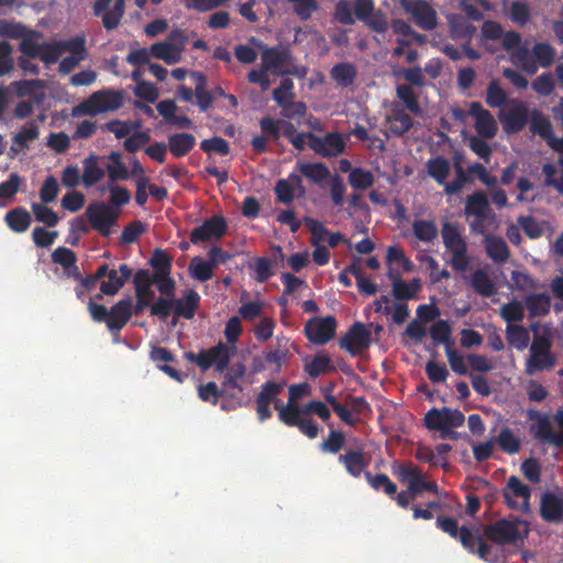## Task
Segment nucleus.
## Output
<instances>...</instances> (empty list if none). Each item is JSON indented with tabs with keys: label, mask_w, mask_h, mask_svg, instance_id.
I'll use <instances>...</instances> for the list:
<instances>
[{
	"label": "nucleus",
	"mask_w": 563,
	"mask_h": 563,
	"mask_svg": "<svg viewBox=\"0 0 563 563\" xmlns=\"http://www.w3.org/2000/svg\"><path fill=\"white\" fill-rule=\"evenodd\" d=\"M530 130L542 139H545L550 136L552 125L550 120L542 112L533 111L531 114Z\"/></svg>",
	"instance_id": "nucleus-63"
},
{
	"label": "nucleus",
	"mask_w": 563,
	"mask_h": 563,
	"mask_svg": "<svg viewBox=\"0 0 563 563\" xmlns=\"http://www.w3.org/2000/svg\"><path fill=\"white\" fill-rule=\"evenodd\" d=\"M62 53L69 52L74 56H84L87 58L86 38L84 35H77L68 40L58 41Z\"/></svg>",
	"instance_id": "nucleus-56"
},
{
	"label": "nucleus",
	"mask_w": 563,
	"mask_h": 563,
	"mask_svg": "<svg viewBox=\"0 0 563 563\" xmlns=\"http://www.w3.org/2000/svg\"><path fill=\"white\" fill-rule=\"evenodd\" d=\"M303 416H307L303 413V406L287 402L285 408L279 410L278 419L287 427H296Z\"/></svg>",
	"instance_id": "nucleus-54"
},
{
	"label": "nucleus",
	"mask_w": 563,
	"mask_h": 563,
	"mask_svg": "<svg viewBox=\"0 0 563 563\" xmlns=\"http://www.w3.org/2000/svg\"><path fill=\"white\" fill-rule=\"evenodd\" d=\"M471 285L483 297H490L496 292L495 284L483 269H477L472 274Z\"/></svg>",
	"instance_id": "nucleus-44"
},
{
	"label": "nucleus",
	"mask_w": 563,
	"mask_h": 563,
	"mask_svg": "<svg viewBox=\"0 0 563 563\" xmlns=\"http://www.w3.org/2000/svg\"><path fill=\"white\" fill-rule=\"evenodd\" d=\"M484 246L487 256L495 264H504L510 257V250L504 238L493 234H486L484 238Z\"/></svg>",
	"instance_id": "nucleus-22"
},
{
	"label": "nucleus",
	"mask_w": 563,
	"mask_h": 563,
	"mask_svg": "<svg viewBox=\"0 0 563 563\" xmlns=\"http://www.w3.org/2000/svg\"><path fill=\"white\" fill-rule=\"evenodd\" d=\"M357 68L353 63L341 62L330 69V78L340 88H349L357 79Z\"/></svg>",
	"instance_id": "nucleus-26"
},
{
	"label": "nucleus",
	"mask_w": 563,
	"mask_h": 563,
	"mask_svg": "<svg viewBox=\"0 0 563 563\" xmlns=\"http://www.w3.org/2000/svg\"><path fill=\"white\" fill-rule=\"evenodd\" d=\"M345 444V437L341 431L331 430L328 438L319 445L323 453L338 454Z\"/></svg>",
	"instance_id": "nucleus-60"
},
{
	"label": "nucleus",
	"mask_w": 563,
	"mask_h": 563,
	"mask_svg": "<svg viewBox=\"0 0 563 563\" xmlns=\"http://www.w3.org/2000/svg\"><path fill=\"white\" fill-rule=\"evenodd\" d=\"M499 314L508 324H514V322H521L523 320L525 308L518 300H511L500 307Z\"/></svg>",
	"instance_id": "nucleus-51"
},
{
	"label": "nucleus",
	"mask_w": 563,
	"mask_h": 563,
	"mask_svg": "<svg viewBox=\"0 0 563 563\" xmlns=\"http://www.w3.org/2000/svg\"><path fill=\"white\" fill-rule=\"evenodd\" d=\"M510 60L528 75H534L538 71L536 63L530 60L529 49L526 45H520L511 51Z\"/></svg>",
	"instance_id": "nucleus-46"
},
{
	"label": "nucleus",
	"mask_w": 563,
	"mask_h": 563,
	"mask_svg": "<svg viewBox=\"0 0 563 563\" xmlns=\"http://www.w3.org/2000/svg\"><path fill=\"white\" fill-rule=\"evenodd\" d=\"M517 222L525 234L531 240L539 239L544 233L542 224L532 216H520Z\"/></svg>",
	"instance_id": "nucleus-62"
},
{
	"label": "nucleus",
	"mask_w": 563,
	"mask_h": 563,
	"mask_svg": "<svg viewBox=\"0 0 563 563\" xmlns=\"http://www.w3.org/2000/svg\"><path fill=\"white\" fill-rule=\"evenodd\" d=\"M556 360L552 351L531 350L525 363V372L534 375L542 371H550L555 366Z\"/></svg>",
	"instance_id": "nucleus-20"
},
{
	"label": "nucleus",
	"mask_w": 563,
	"mask_h": 563,
	"mask_svg": "<svg viewBox=\"0 0 563 563\" xmlns=\"http://www.w3.org/2000/svg\"><path fill=\"white\" fill-rule=\"evenodd\" d=\"M430 336L435 344H444L445 346H452L451 340L452 328L449 321L440 319L434 322L430 328Z\"/></svg>",
	"instance_id": "nucleus-49"
},
{
	"label": "nucleus",
	"mask_w": 563,
	"mask_h": 563,
	"mask_svg": "<svg viewBox=\"0 0 563 563\" xmlns=\"http://www.w3.org/2000/svg\"><path fill=\"white\" fill-rule=\"evenodd\" d=\"M451 165L450 162L443 156H437L430 158L427 162V172L439 185L444 186L446 178L450 175Z\"/></svg>",
	"instance_id": "nucleus-38"
},
{
	"label": "nucleus",
	"mask_w": 563,
	"mask_h": 563,
	"mask_svg": "<svg viewBox=\"0 0 563 563\" xmlns=\"http://www.w3.org/2000/svg\"><path fill=\"white\" fill-rule=\"evenodd\" d=\"M534 417L537 418V422L532 427L534 438L562 448L563 435L553 432L549 418L539 412H534Z\"/></svg>",
	"instance_id": "nucleus-25"
},
{
	"label": "nucleus",
	"mask_w": 563,
	"mask_h": 563,
	"mask_svg": "<svg viewBox=\"0 0 563 563\" xmlns=\"http://www.w3.org/2000/svg\"><path fill=\"white\" fill-rule=\"evenodd\" d=\"M365 478L376 492L384 490L388 496H394L397 493V485L386 474L372 475L371 472H365Z\"/></svg>",
	"instance_id": "nucleus-47"
},
{
	"label": "nucleus",
	"mask_w": 563,
	"mask_h": 563,
	"mask_svg": "<svg viewBox=\"0 0 563 563\" xmlns=\"http://www.w3.org/2000/svg\"><path fill=\"white\" fill-rule=\"evenodd\" d=\"M412 232L417 240L426 243L433 242L439 234L438 228L432 220H415Z\"/></svg>",
	"instance_id": "nucleus-45"
},
{
	"label": "nucleus",
	"mask_w": 563,
	"mask_h": 563,
	"mask_svg": "<svg viewBox=\"0 0 563 563\" xmlns=\"http://www.w3.org/2000/svg\"><path fill=\"white\" fill-rule=\"evenodd\" d=\"M284 385L273 380L266 382L262 385L261 391L255 398L256 413L261 422L268 420L272 417L271 404L283 391Z\"/></svg>",
	"instance_id": "nucleus-16"
},
{
	"label": "nucleus",
	"mask_w": 563,
	"mask_h": 563,
	"mask_svg": "<svg viewBox=\"0 0 563 563\" xmlns=\"http://www.w3.org/2000/svg\"><path fill=\"white\" fill-rule=\"evenodd\" d=\"M355 19L363 22L376 33H385L388 30V20L382 10H375L374 0H353Z\"/></svg>",
	"instance_id": "nucleus-4"
},
{
	"label": "nucleus",
	"mask_w": 563,
	"mask_h": 563,
	"mask_svg": "<svg viewBox=\"0 0 563 563\" xmlns=\"http://www.w3.org/2000/svg\"><path fill=\"white\" fill-rule=\"evenodd\" d=\"M234 350V345L230 347L221 341L209 349L210 360H212V365L218 372H223L229 368L230 358Z\"/></svg>",
	"instance_id": "nucleus-37"
},
{
	"label": "nucleus",
	"mask_w": 563,
	"mask_h": 563,
	"mask_svg": "<svg viewBox=\"0 0 563 563\" xmlns=\"http://www.w3.org/2000/svg\"><path fill=\"white\" fill-rule=\"evenodd\" d=\"M134 288H135V297L144 296L154 298L155 294L151 289L153 284H156L155 276L151 277L147 269H139L134 275Z\"/></svg>",
	"instance_id": "nucleus-48"
},
{
	"label": "nucleus",
	"mask_w": 563,
	"mask_h": 563,
	"mask_svg": "<svg viewBox=\"0 0 563 563\" xmlns=\"http://www.w3.org/2000/svg\"><path fill=\"white\" fill-rule=\"evenodd\" d=\"M345 146V140L339 132H329L324 136L311 135L310 150L321 157H338Z\"/></svg>",
	"instance_id": "nucleus-9"
},
{
	"label": "nucleus",
	"mask_w": 563,
	"mask_h": 563,
	"mask_svg": "<svg viewBox=\"0 0 563 563\" xmlns=\"http://www.w3.org/2000/svg\"><path fill=\"white\" fill-rule=\"evenodd\" d=\"M52 261L59 264L66 271H70V268H74L76 272L78 271V267L76 266L77 256L70 249L64 246L57 247L52 253Z\"/></svg>",
	"instance_id": "nucleus-59"
},
{
	"label": "nucleus",
	"mask_w": 563,
	"mask_h": 563,
	"mask_svg": "<svg viewBox=\"0 0 563 563\" xmlns=\"http://www.w3.org/2000/svg\"><path fill=\"white\" fill-rule=\"evenodd\" d=\"M261 60L265 70L276 76H284L286 66L292 60V54L287 46L264 47Z\"/></svg>",
	"instance_id": "nucleus-10"
},
{
	"label": "nucleus",
	"mask_w": 563,
	"mask_h": 563,
	"mask_svg": "<svg viewBox=\"0 0 563 563\" xmlns=\"http://www.w3.org/2000/svg\"><path fill=\"white\" fill-rule=\"evenodd\" d=\"M396 96L404 107L413 114L421 113V107L417 93L411 85L401 84L396 87Z\"/></svg>",
	"instance_id": "nucleus-42"
},
{
	"label": "nucleus",
	"mask_w": 563,
	"mask_h": 563,
	"mask_svg": "<svg viewBox=\"0 0 563 563\" xmlns=\"http://www.w3.org/2000/svg\"><path fill=\"white\" fill-rule=\"evenodd\" d=\"M228 231V223L222 216H212L206 219L201 225L195 228L190 233V242L199 244L212 239L222 238Z\"/></svg>",
	"instance_id": "nucleus-12"
},
{
	"label": "nucleus",
	"mask_w": 563,
	"mask_h": 563,
	"mask_svg": "<svg viewBox=\"0 0 563 563\" xmlns=\"http://www.w3.org/2000/svg\"><path fill=\"white\" fill-rule=\"evenodd\" d=\"M371 343L372 333L362 322L353 323L349 331L339 341L340 347L349 352L351 355H356L368 349Z\"/></svg>",
	"instance_id": "nucleus-7"
},
{
	"label": "nucleus",
	"mask_w": 563,
	"mask_h": 563,
	"mask_svg": "<svg viewBox=\"0 0 563 563\" xmlns=\"http://www.w3.org/2000/svg\"><path fill=\"white\" fill-rule=\"evenodd\" d=\"M97 163L98 157L95 155H90L82 162L84 174L81 176V181L86 187L96 185L104 177V170L99 167Z\"/></svg>",
	"instance_id": "nucleus-41"
},
{
	"label": "nucleus",
	"mask_w": 563,
	"mask_h": 563,
	"mask_svg": "<svg viewBox=\"0 0 563 563\" xmlns=\"http://www.w3.org/2000/svg\"><path fill=\"white\" fill-rule=\"evenodd\" d=\"M124 96L121 90L101 89L92 92L86 100L73 108L74 117L89 115L117 111L123 107Z\"/></svg>",
	"instance_id": "nucleus-2"
},
{
	"label": "nucleus",
	"mask_w": 563,
	"mask_h": 563,
	"mask_svg": "<svg viewBox=\"0 0 563 563\" xmlns=\"http://www.w3.org/2000/svg\"><path fill=\"white\" fill-rule=\"evenodd\" d=\"M132 301L130 298L119 300L109 310L107 327L111 332L119 333L132 316Z\"/></svg>",
	"instance_id": "nucleus-19"
},
{
	"label": "nucleus",
	"mask_w": 563,
	"mask_h": 563,
	"mask_svg": "<svg viewBox=\"0 0 563 563\" xmlns=\"http://www.w3.org/2000/svg\"><path fill=\"white\" fill-rule=\"evenodd\" d=\"M531 54L537 67H550L556 55V49L548 42H539L532 46Z\"/></svg>",
	"instance_id": "nucleus-39"
},
{
	"label": "nucleus",
	"mask_w": 563,
	"mask_h": 563,
	"mask_svg": "<svg viewBox=\"0 0 563 563\" xmlns=\"http://www.w3.org/2000/svg\"><path fill=\"white\" fill-rule=\"evenodd\" d=\"M529 533L528 522L509 516L483 527V537L497 545L516 544Z\"/></svg>",
	"instance_id": "nucleus-1"
},
{
	"label": "nucleus",
	"mask_w": 563,
	"mask_h": 563,
	"mask_svg": "<svg viewBox=\"0 0 563 563\" xmlns=\"http://www.w3.org/2000/svg\"><path fill=\"white\" fill-rule=\"evenodd\" d=\"M388 277L393 280V296L397 300H409L416 297L421 289L418 278H413L410 283H406L399 277L398 273H390Z\"/></svg>",
	"instance_id": "nucleus-27"
},
{
	"label": "nucleus",
	"mask_w": 563,
	"mask_h": 563,
	"mask_svg": "<svg viewBox=\"0 0 563 563\" xmlns=\"http://www.w3.org/2000/svg\"><path fill=\"white\" fill-rule=\"evenodd\" d=\"M38 135V125L35 121H30L12 137V142L20 147H25L29 150V142L35 141Z\"/></svg>",
	"instance_id": "nucleus-53"
},
{
	"label": "nucleus",
	"mask_w": 563,
	"mask_h": 563,
	"mask_svg": "<svg viewBox=\"0 0 563 563\" xmlns=\"http://www.w3.org/2000/svg\"><path fill=\"white\" fill-rule=\"evenodd\" d=\"M4 221L11 231L23 233L30 228L32 218L25 208L16 207L5 213Z\"/></svg>",
	"instance_id": "nucleus-33"
},
{
	"label": "nucleus",
	"mask_w": 563,
	"mask_h": 563,
	"mask_svg": "<svg viewBox=\"0 0 563 563\" xmlns=\"http://www.w3.org/2000/svg\"><path fill=\"white\" fill-rule=\"evenodd\" d=\"M196 145V137L186 132L175 133L168 136V150L170 154L180 158L192 151Z\"/></svg>",
	"instance_id": "nucleus-29"
},
{
	"label": "nucleus",
	"mask_w": 563,
	"mask_h": 563,
	"mask_svg": "<svg viewBox=\"0 0 563 563\" xmlns=\"http://www.w3.org/2000/svg\"><path fill=\"white\" fill-rule=\"evenodd\" d=\"M407 13L411 14L413 22L424 31H432L438 25L435 10L426 0H408L404 3Z\"/></svg>",
	"instance_id": "nucleus-11"
},
{
	"label": "nucleus",
	"mask_w": 563,
	"mask_h": 563,
	"mask_svg": "<svg viewBox=\"0 0 563 563\" xmlns=\"http://www.w3.org/2000/svg\"><path fill=\"white\" fill-rule=\"evenodd\" d=\"M372 172L356 167L349 175V183L354 189L364 190L374 185Z\"/></svg>",
	"instance_id": "nucleus-55"
},
{
	"label": "nucleus",
	"mask_w": 563,
	"mask_h": 563,
	"mask_svg": "<svg viewBox=\"0 0 563 563\" xmlns=\"http://www.w3.org/2000/svg\"><path fill=\"white\" fill-rule=\"evenodd\" d=\"M214 268V263L196 256L191 260L188 271L194 279L205 283L212 279Z\"/></svg>",
	"instance_id": "nucleus-40"
},
{
	"label": "nucleus",
	"mask_w": 563,
	"mask_h": 563,
	"mask_svg": "<svg viewBox=\"0 0 563 563\" xmlns=\"http://www.w3.org/2000/svg\"><path fill=\"white\" fill-rule=\"evenodd\" d=\"M501 496L507 508L519 510L525 515L531 512V488L519 477L512 475L507 479L501 489Z\"/></svg>",
	"instance_id": "nucleus-3"
},
{
	"label": "nucleus",
	"mask_w": 563,
	"mask_h": 563,
	"mask_svg": "<svg viewBox=\"0 0 563 563\" xmlns=\"http://www.w3.org/2000/svg\"><path fill=\"white\" fill-rule=\"evenodd\" d=\"M498 118L505 132L518 133L525 129L529 121V109L526 103L515 101L514 107L507 111H501Z\"/></svg>",
	"instance_id": "nucleus-14"
},
{
	"label": "nucleus",
	"mask_w": 563,
	"mask_h": 563,
	"mask_svg": "<svg viewBox=\"0 0 563 563\" xmlns=\"http://www.w3.org/2000/svg\"><path fill=\"white\" fill-rule=\"evenodd\" d=\"M529 318L544 317L550 313L551 298L547 292H534L525 297Z\"/></svg>",
	"instance_id": "nucleus-32"
},
{
	"label": "nucleus",
	"mask_w": 563,
	"mask_h": 563,
	"mask_svg": "<svg viewBox=\"0 0 563 563\" xmlns=\"http://www.w3.org/2000/svg\"><path fill=\"white\" fill-rule=\"evenodd\" d=\"M421 473V468L412 462L394 466V475H396L401 483H406L407 487L413 483Z\"/></svg>",
	"instance_id": "nucleus-58"
},
{
	"label": "nucleus",
	"mask_w": 563,
	"mask_h": 563,
	"mask_svg": "<svg viewBox=\"0 0 563 563\" xmlns=\"http://www.w3.org/2000/svg\"><path fill=\"white\" fill-rule=\"evenodd\" d=\"M132 275L131 268L126 264H121L119 271L111 269L108 274V280L100 285V291L107 296L115 295Z\"/></svg>",
	"instance_id": "nucleus-23"
},
{
	"label": "nucleus",
	"mask_w": 563,
	"mask_h": 563,
	"mask_svg": "<svg viewBox=\"0 0 563 563\" xmlns=\"http://www.w3.org/2000/svg\"><path fill=\"white\" fill-rule=\"evenodd\" d=\"M465 416L459 409L442 407L431 408L423 418L424 426L431 431H441L448 427H461L464 424Z\"/></svg>",
	"instance_id": "nucleus-6"
},
{
	"label": "nucleus",
	"mask_w": 563,
	"mask_h": 563,
	"mask_svg": "<svg viewBox=\"0 0 563 563\" xmlns=\"http://www.w3.org/2000/svg\"><path fill=\"white\" fill-rule=\"evenodd\" d=\"M31 208L36 221L42 222L49 228L57 225L59 218L52 208L37 202L32 203Z\"/></svg>",
	"instance_id": "nucleus-61"
},
{
	"label": "nucleus",
	"mask_w": 563,
	"mask_h": 563,
	"mask_svg": "<svg viewBox=\"0 0 563 563\" xmlns=\"http://www.w3.org/2000/svg\"><path fill=\"white\" fill-rule=\"evenodd\" d=\"M507 100L506 91L497 80H492L486 90V103L492 108L501 107Z\"/></svg>",
	"instance_id": "nucleus-64"
},
{
	"label": "nucleus",
	"mask_w": 563,
	"mask_h": 563,
	"mask_svg": "<svg viewBox=\"0 0 563 563\" xmlns=\"http://www.w3.org/2000/svg\"><path fill=\"white\" fill-rule=\"evenodd\" d=\"M454 170L455 178L452 181L446 183L444 187V192L449 196L460 192L465 184L473 181L467 170H465L460 163L454 164Z\"/></svg>",
	"instance_id": "nucleus-52"
},
{
	"label": "nucleus",
	"mask_w": 563,
	"mask_h": 563,
	"mask_svg": "<svg viewBox=\"0 0 563 563\" xmlns=\"http://www.w3.org/2000/svg\"><path fill=\"white\" fill-rule=\"evenodd\" d=\"M465 216L476 218H487L490 211V206L487 196L484 191L477 190L468 195L465 202Z\"/></svg>",
	"instance_id": "nucleus-31"
},
{
	"label": "nucleus",
	"mask_w": 563,
	"mask_h": 563,
	"mask_svg": "<svg viewBox=\"0 0 563 563\" xmlns=\"http://www.w3.org/2000/svg\"><path fill=\"white\" fill-rule=\"evenodd\" d=\"M540 516L549 523L563 522V496L547 492L541 495Z\"/></svg>",
	"instance_id": "nucleus-17"
},
{
	"label": "nucleus",
	"mask_w": 563,
	"mask_h": 563,
	"mask_svg": "<svg viewBox=\"0 0 563 563\" xmlns=\"http://www.w3.org/2000/svg\"><path fill=\"white\" fill-rule=\"evenodd\" d=\"M298 170L311 183L321 185L332 177L330 169L324 163H298Z\"/></svg>",
	"instance_id": "nucleus-34"
},
{
	"label": "nucleus",
	"mask_w": 563,
	"mask_h": 563,
	"mask_svg": "<svg viewBox=\"0 0 563 563\" xmlns=\"http://www.w3.org/2000/svg\"><path fill=\"white\" fill-rule=\"evenodd\" d=\"M191 78L195 80V97L200 111L210 109L214 101L213 92L207 90V77L201 71H192Z\"/></svg>",
	"instance_id": "nucleus-30"
},
{
	"label": "nucleus",
	"mask_w": 563,
	"mask_h": 563,
	"mask_svg": "<svg viewBox=\"0 0 563 563\" xmlns=\"http://www.w3.org/2000/svg\"><path fill=\"white\" fill-rule=\"evenodd\" d=\"M336 319L332 316L325 318H312L305 325V334L313 344H325L335 334Z\"/></svg>",
	"instance_id": "nucleus-8"
},
{
	"label": "nucleus",
	"mask_w": 563,
	"mask_h": 563,
	"mask_svg": "<svg viewBox=\"0 0 563 563\" xmlns=\"http://www.w3.org/2000/svg\"><path fill=\"white\" fill-rule=\"evenodd\" d=\"M506 340L509 346L518 351H523L528 347L530 342L529 330L520 324H507Z\"/></svg>",
	"instance_id": "nucleus-36"
},
{
	"label": "nucleus",
	"mask_w": 563,
	"mask_h": 563,
	"mask_svg": "<svg viewBox=\"0 0 563 563\" xmlns=\"http://www.w3.org/2000/svg\"><path fill=\"white\" fill-rule=\"evenodd\" d=\"M470 115L475 119V130L484 139H493L497 133V123L493 114L481 102L473 101L468 108Z\"/></svg>",
	"instance_id": "nucleus-15"
},
{
	"label": "nucleus",
	"mask_w": 563,
	"mask_h": 563,
	"mask_svg": "<svg viewBox=\"0 0 563 563\" xmlns=\"http://www.w3.org/2000/svg\"><path fill=\"white\" fill-rule=\"evenodd\" d=\"M334 368L331 366V360L325 354L316 355L311 362L305 365V372L311 377L317 378L321 374L329 373Z\"/></svg>",
	"instance_id": "nucleus-50"
},
{
	"label": "nucleus",
	"mask_w": 563,
	"mask_h": 563,
	"mask_svg": "<svg viewBox=\"0 0 563 563\" xmlns=\"http://www.w3.org/2000/svg\"><path fill=\"white\" fill-rule=\"evenodd\" d=\"M86 214L93 230L102 236H109L111 227L115 224L119 217V210L104 202H95L87 207Z\"/></svg>",
	"instance_id": "nucleus-5"
},
{
	"label": "nucleus",
	"mask_w": 563,
	"mask_h": 563,
	"mask_svg": "<svg viewBox=\"0 0 563 563\" xmlns=\"http://www.w3.org/2000/svg\"><path fill=\"white\" fill-rule=\"evenodd\" d=\"M169 38L179 40V45L166 41L157 42L151 45V54L153 57L164 60L167 65H174L181 59L186 37L180 31L176 30L170 33Z\"/></svg>",
	"instance_id": "nucleus-13"
},
{
	"label": "nucleus",
	"mask_w": 563,
	"mask_h": 563,
	"mask_svg": "<svg viewBox=\"0 0 563 563\" xmlns=\"http://www.w3.org/2000/svg\"><path fill=\"white\" fill-rule=\"evenodd\" d=\"M172 257L162 249H156L150 260V265L154 269L155 282L168 277L172 272Z\"/></svg>",
	"instance_id": "nucleus-35"
},
{
	"label": "nucleus",
	"mask_w": 563,
	"mask_h": 563,
	"mask_svg": "<svg viewBox=\"0 0 563 563\" xmlns=\"http://www.w3.org/2000/svg\"><path fill=\"white\" fill-rule=\"evenodd\" d=\"M199 303L200 295L194 289H187L183 298L174 299V314L190 320L195 317Z\"/></svg>",
	"instance_id": "nucleus-21"
},
{
	"label": "nucleus",
	"mask_w": 563,
	"mask_h": 563,
	"mask_svg": "<svg viewBox=\"0 0 563 563\" xmlns=\"http://www.w3.org/2000/svg\"><path fill=\"white\" fill-rule=\"evenodd\" d=\"M388 129L391 135L402 136L413 125L412 118L398 106L394 107L390 113L386 117Z\"/></svg>",
	"instance_id": "nucleus-24"
},
{
	"label": "nucleus",
	"mask_w": 563,
	"mask_h": 563,
	"mask_svg": "<svg viewBox=\"0 0 563 563\" xmlns=\"http://www.w3.org/2000/svg\"><path fill=\"white\" fill-rule=\"evenodd\" d=\"M338 461L344 466L346 473L355 478L360 477L362 473L365 474L369 464L363 448L345 451L339 455Z\"/></svg>",
	"instance_id": "nucleus-18"
},
{
	"label": "nucleus",
	"mask_w": 563,
	"mask_h": 563,
	"mask_svg": "<svg viewBox=\"0 0 563 563\" xmlns=\"http://www.w3.org/2000/svg\"><path fill=\"white\" fill-rule=\"evenodd\" d=\"M125 10L124 0H117L113 8L103 14L102 25L107 31L114 30L119 26Z\"/></svg>",
	"instance_id": "nucleus-57"
},
{
	"label": "nucleus",
	"mask_w": 563,
	"mask_h": 563,
	"mask_svg": "<svg viewBox=\"0 0 563 563\" xmlns=\"http://www.w3.org/2000/svg\"><path fill=\"white\" fill-rule=\"evenodd\" d=\"M441 236L444 247L449 252L467 249V244L462 236L459 224L453 222H444L441 228Z\"/></svg>",
	"instance_id": "nucleus-28"
},
{
	"label": "nucleus",
	"mask_w": 563,
	"mask_h": 563,
	"mask_svg": "<svg viewBox=\"0 0 563 563\" xmlns=\"http://www.w3.org/2000/svg\"><path fill=\"white\" fill-rule=\"evenodd\" d=\"M496 442L504 453L509 455L517 454L521 449V441L511 429L505 427L496 438Z\"/></svg>",
	"instance_id": "nucleus-43"
}]
</instances>
